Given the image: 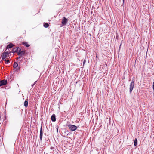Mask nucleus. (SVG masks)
<instances>
[{
	"instance_id": "412c9836",
	"label": "nucleus",
	"mask_w": 154,
	"mask_h": 154,
	"mask_svg": "<svg viewBox=\"0 0 154 154\" xmlns=\"http://www.w3.org/2000/svg\"><path fill=\"white\" fill-rule=\"evenodd\" d=\"M20 57H20V56L19 57H18L17 58H18V59H19V58H20Z\"/></svg>"
},
{
	"instance_id": "ddd939ff",
	"label": "nucleus",
	"mask_w": 154,
	"mask_h": 154,
	"mask_svg": "<svg viewBox=\"0 0 154 154\" xmlns=\"http://www.w3.org/2000/svg\"><path fill=\"white\" fill-rule=\"evenodd\" d=\"M18 64L16 62H15L13 65V67L14 68H16L18 66Z\"/></svg>"
},
{
	"instance_id": "423d86ee",
	"label": "nucleus",
	"mask_w": 154,
	"mask_h": 154,
	"mask_svg": "<svg viewBox=\"0 0 154 154\" xmlns=\"http://www.w3.org/2000/svg\"><path fill=\"white\" fill-rule=\"evenodd\" d=\"M43 136V131L42 126H41L40 130V138L41 141L42 140Z\"/></svg>"
},
{
	"instance_id": "a211bd4d",
	"label": "nucleus",
	"mask_w": 154,
	"mask_h": 154,
	"mask_svg": "<svg viewBox=\"0 0 154 154\" xmlns=\"http://www.w3.org/2000/svg\"><path fill=\"white\" fill-rule=\"evenodd\" d=\"M36 82H37V81H35V82H34V84H33L32 85V87H33V86H34V85L36 84Z\"/></svg>"
},
{
	"instance_id": "39448f33",
	"label": "nucleus",
	"mask_w": 154,
	"mask_h": 154,
	"mask_svg": "<svg viewBox=\"0 0 154 154\" xmlns=\"http://www.w3.org/2000/svg\"><path fill=\"white\" fill-rule=\"evenodd\" d=\"M7 83V81L6 80H3L0 81V86L4 85Z\"/></svg>"
},
{
	"instance_id": "9d476101",
	"label": "nucleus",
	"mask_w": 154,
	"mask_h": 154,
	"mask_svg": "<svg viewBox=\"0 0 154 154\" xmlns=\"http://www.w3.org/2000/svg\"><path fill=\"white\" fill-rule=\"evenodd\" d=\"M14 45L12 43H10L8 45L7 48H11L13 47Z\"/></svg>"
},
{
	"instance_id": "f8f14e48",
	"label": "nucleus",
	"mask_w": 154,
	"mask_h": 154,
	"mask_svg": "<svg viewBox=\"0 0 154 154\" xmlns=\"http://www.w3.org/2000/svg\"><path fill=\"white\" fill-rule=\"evenodd\" d=\"M137 139L136 138H135V140H134V145L135 146H137Z\"/></svg>"
},
{
	"instance_id": "20e7f679",
	"label": "nucleus",
	"mask_w": 154,
	"mask_h": 154,
	"mask_svg": "<svg viewBox=\"0 0 154 154\" xmlns=\"http://www.w3.org/2000/svg\"><path fill=\"white\" fill-rule=\"evenodd\" d=\"M134 81H132L130 85V92L131 93L133 89L134 86Z\"/></svg>"
},
{
	"instance_id": "7ed1b4c3",
	"label": "nucleus",
	"mask_w": 154,
	"mask_h": 154,
	"mask_svg": "<svg viewBox=\"0 0 154 154\" xmlns=\"http://www.w3.org/2000/svg\"><path fill=\"white\" fill-rule=\"evenodd\" d=\"M68 21V20L67 19L64 17H63L61 22L62 25L64 26L66 25Z\"/></svg>"
},
{
	"instance_id": "9b49d317",
	"label": "nucleus",
	"mask_w": 154,
	"mask_h": 154,
	"mask_svg": "<svg viewBox=\"0 0 154 154\" xmlns=\"http://www.w3.org/2000/svg\"><path fill=\"white\" fill-rule=\"evenodd\" d=\"M25 53V51H19V52L18 53V54L19 55H22L24 54Z\"/></svg>"
},
{
	"instance_id": "6e6552de",
	"label": "nucleus",
	"mask_w": 154,
	"mask_h": 154,
	"mask_svg": "<svg viewBox=\"0 0 154 154\" xmlns=\"http://www.w3.org/2000/svg\"><path fill=\"white\" fill-rule=\"evenodd\" d=\"M51 120L53 122H55L56 121V116L55 114H53L51 117Z\"/></svg>"
},
{
	"instance_id": "f03ea898",
	"label": "nucleus",
	"mask_w": 154,
	"mask_h": 154,
	"mask_svg": "<svg viewBox=\"0 0 154 154\" xmlns=\"http://www.w3.org/2000/svg\"><path fill=\"white\" fill-rule=\"evenodd\" d=\"M71 131H74L77 128V127L73 125H69L68 126Z\"/></svg>"
},
{
	"instance_id": "0eeeda50",
	"label": "nucleus",
	"mask_w": 154,
	"mask_h": 154,
	"mask_svg": "<svg viewBox=\"0 0 154 154\" xmlns=\"http://www.w3.org/2000/svg\"><path fill=\"white\" fill-rule=\"evenodd\" d=\"M18 51H20V48H14L12 49V52H17Z\"/></svg>"
},
{
	"instance_id": "2eb2a0df",
	"label": "nucleus",
	"mask_w": 154,
	"mask_h": 154,
	"mask_svg": "<svg viewBox=\"0 0 154 154\" xmlns=\"http://www.w3.org/2000/svg\"><path fill=\"white\" fill-rule=\"evenodd\" d=\"M44 26L45 28H48L49 26V25L47 23H45L44 24Z\"/></svg>"
},
{
	"instance_id": "6ab92c4d",
	"label": "nucleus",
	"mask_w": 154,
	"mask_h": 154,
	"mask_svg": "<svg viewBox=\"0 0 154 154\" xmlns=\"http://www.w3.org/2000/svg\"><path fill=\"white\" fill-rule=\"evenodd\" d=\"M54 147H51V148H50V149H51L52 150V149H54Z\"/></svg>"
},
{
	"instance_id": "4be33fe9",
	"label": "nucleus",
	"mask_w": 154,
	"mask_h": 154,
	"mask_svg": "<svg viewBox=\"0 0 154 154\" xmlns=\"http://www.w3.org/2000/svg\"><path fill=\"white\" fill-rule=\"evenodd\" d=\"M123 3H124V0H123Z\"/></svg>"
},
{
	"instance_id": "1a4fd4ad",
	"label": "nucleus",
	"mask_w": 154,
	"mask_h": 154,
	"mask_svg": "<svg viewBox=\"0 0 154 154\" xmlns=\"http://www.w3.org/2000/svg\"><path fill=\"white\" fill-rule=\"evenodd\" d=\"M22 43L23 45H24L26 47H29L30 46V45L28 44V43L26 42H23Z\"/></svg>"
},
{
	"instance_id": "4468645a",
	"label": "nucleus",
	"mask_w": 154,
	"mask_h": 154,
	"mask_svg": "<svg viewBox=\"0 0 154 154\" xmlns=\"http://www.w3.org/2000/svg\"><path fill=\"white\" fill-rule=\"evenodd\" d=\"M28 104V102L27 101H25L24 103V106L25 107H27Z\"/></svg>"
},
{
	"instance_id": "f3484780",
	"label": "nucleus",
	"mask_w": 154,
	"mask_h": 154,
	"mask_svg": "<svg viewBox=\"0 0 154 154\" xmlns=\"http://www.w3.org/2000/svg\"><path fill=\"white\" fill-rule=\"evenodd\" d=\"M152 88L153 90V94L154 95V82H153V83Z\"/></svg>"
},
{
	"instance_id": "dca6fc26",
	"label": "nucleus",
	"mask_w": 154,
	"mask_h": 154,
	"mask_svg": "<svg viewBox=\"0 0 154 154\" xmlns=\"http://www.w3.org/2000/svg\"><path fill=\"white\" fill-rule=\"evenodd\" d=\"M5 63H8L10 62L9 60H5Z\"/></svg>"
},
{
	"instance_id": "f257e3e1",
	"label": "nucleus",
	"mask_w": 154,
	"mask_h": 154,
	"mask_svg": "<svg viewBox=\"0 0 154 154\" xmlns=\"http://www.w3.org/2000/svg\"><path fill=\"white\" fill-rule=\"evenodd\" d=\"M9 53L8 52H5L1 55V57L2 60H4L5 58L9 56Z\"/></svg>"
},
{
	"instance_id": "aec40b11",
	"label": "nucleus",
	"mask_w": 154,
	"mask_h": 154,
	"mask_svg": "<svg viewBox=\"0 0 154 154\" xmlns=\"http://www.w3.org/2000/svg\"><path fill=\"white\" fill-rule=\"evenodd\" d=\"M85 60L84 61V62H83V64H84L85 63Z\"/></svg>"
}]
</instances>
